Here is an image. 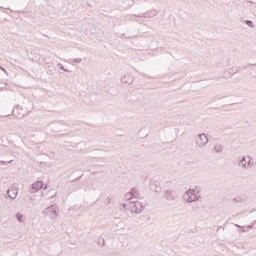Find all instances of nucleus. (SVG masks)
<instances>
[{"label": "nucleus", "instance_id": "nucleus-1", "mask_svg": "<svg viewBox=\"0 0 256 256\" xmlns=\"http://www.w3.org/2000/svg\"><path fill=\"white\" fill-rule=\"evenodd\" d=\"M42 214L44 217L54 220L59 217V207L55 204L50 205L42 211Z\"/></svg>", "mask_w": 256, "mask_h": 256}, {"label": "nucleus", "instance_id": "nucleus-19", "mask_svg": "<svg viewBox=\"0 0 256 256\" xmlns=\"http://www.w3.org/2000/svg\"><path fill=\"white\" fill-rule=\"evenodd\" d=\"M13 162V160H10L8 163H12Z\"/></svg>", "mask_w": 256, "mask_h": 256}, {"label": "nucleus", "instance_id": "nucleus-9", "mask_svg": "<svg viewBox=\"0 0 256 256\" xmlns=\"http://www.w3.org/2000/svg\"><path fill=\"white\" fill-rule=\"evenodd\" d=\"M133 197H139V191L137 189H132L125 195V199H127V201H130V199H133Z\"/></svg>", "mask_w": 256, "mask_h": 256}, {"label": "nucleus", "instance_id": "nucleus-21", "mask_svg": "<svg viewBox=\"0 0 256 256\" xmlns=\"http://www.w3.org/2000/svg\"><path fill=\"white\" fill-rule=\"evenodd\" d=\"M171 199H175L174 197H172Z\"/></svg>", "mask_w": 256, "mask_h": 256}, {"label": "nucleus", "instance_id": "nucleus-2", "mask_svg": "<svg viewBox=\"0 0 256 256\" xmlns=\"http://www.w3.org/2000/svg\"><path fill=\"white\" fill-rule=\"evenodd\" d=\"M183 199L186 203H195V201H199V199H201V195H199L197 190L189 189L184 193Z\"/></svg>", "mask_w": 256, "mask_h": 256}, {"label": "nucleus", "instance_id": "nucleus-6", "mask_svg": "<svg viewBox=\"0 0 256 256\" xmlns=\"http://www.w3.org/2000/svg\"><path fill=\"white\" fill-rule=\"evenodd\" d=\"M41 189H43V181L38 180L32 183L30 193H38V191H41Z\"/></svg>", "mask_w": 256, "mask_h": 256}, {"label": "nucleus", "instance_id": "nucleus-17", "mask_svg": "<svg viewBox=\"0 0 256 256\" xmlns=\"http://www.w3.org/2000/svg\"><path fill=\"white\" fill-rule=\"evenodd\" d=\"M0 70L3 71V72L7 75V71H6L5 68H3V67L1 66Z\"/></svg>", "mask_w": 256, "mask_h": 256}, {"label": "nucleus", "instance_id": "nucleus-11", "mask_svg": "<svg viewBox=\"0 0 256 256\" xmlns=\"http://www.w3.org/2000/svg\"><path fill=\"white\" fill-rule=\"evenodd\" d=\"M223 149H224L223 145L219 143L214 144L213 150L215 151V153H223Z\"/></svg>", "mask_w": 256, "mask_h": 256}, {"label": "nucleus", "instance_id": "nucleus-20", "mask_svg": "<svg viewBox=\"0 0 256 256\" xmlns=\"http://www.w3.org/2000/svg\"><path fill=\"white\" fill-rule=\"evenodd\" d=\"M0 163H5V161H0Z\"/></svg>", "mask_w": 256, "mask_h": 256}, {"label": "nucleus", "instance_id": "nucleus-18", "mask_svg": "<svg viewBox=\"0 0 256 256\" xmlns=\"http://www.w3.org/2000/svg\"><path fill=\"white\" fill-rule=\"evenodd\" d=\"M42 189H48V186H47V184H43V187H42Z\"/></svg>", "mask_w": 256, "mask_h": 256}, {"label": "nucleus", "instance_id": "nucleus-5", "mask_svg": "<svg viewBox=\"0 0 256 256\" xmlns=\"http://www.w3.org/2000/svg\"><path fill=\"white\" fill-rule=\"evenodd\" d=\"M239 167H242V169H251L253 167V164L251 163V156L247 157L243 156L242 159L238 162Z\"/></svg>", "mask_w": 256, "mask_h": 256}, {"label": "nucleus", "instance_id": "nucleus-12", "mask_svg": "<svg viewBox=\"0 0 256 256\" xmlns=\"http://www.w3.org/2000/svg\"><path fill=\"white\" fill-rule=\"evenodd\" d=\"M235 226L242 229V233H247V231H249V229H253V225H248L245 227V226H241L239 224H235Z\"/></svg>", "mask_w": 256, "mask_h": 256}, {"label": "nucleus", "instance_id": "nucleus-14", "mask_svg": "<svg viewBox=\"0 0 256 256\" xmlns=\"http://www.w3.org/2000/svg\"><path fill=\"white\" fill-rule=\"evenodd\" d=\"M57 67H58V69H61L62 71H65V73H71V71H69L68 69H65V67L61 63H58Z\"/></svg>", "mask_w": 256, "mask_h": 256}, {"label": "nucleus", "instance_id": "nucleus-4", "mask_svg": "<svg viewBox=\"0 0 256 256\" xmlns=\"http://www.w3.org/2000/svg\"><path fill=\"white\" fill-rule=\"evenodd\" d=\"M194 141L198 149H203L209 143V137H207V134L201 133L195 136Z\"/></svg>", "mask_w": 256, "mask_h": 256}, {"label": "nucleus", "instance_id": "nucleus-3", "mask_svg": "<svg viewBox=\"0 0 256 256\" xmlns=\"http://www.w3.org/2000/svg\"><path fill=\"white\" fill-rule=\"evenodd\" d=\"M124 209H128L131 213H141L143 211V204L139 201L128 202L127 204H122Z\"/></svg>", "mask_w": 256, "mask_h": 256}, {"label": "nucleus", "instance_id": "nucleus-7", "mask_svg": "<svg viewBox=\"0 0 256 256\" xmlns=\"http://www.w3.org/2000/svg\"><path fill=\"white\" fill-rule=\"evenodd\" d=\"M12 113L16 119H23V117H25V114H23V108H21L20 105H16Z\"/></svg>", "mask_w": 256, "mask_h": 256}, {"label": "nucleus", "instance_id": "nucleus-8", "mask_svg": "<svg viewBox=\"0 0 256 256\" xmlns=\"http://www.w3.org/2000/svg\"><path fill=\"white\" fill-rule=\"evenodd\" d=\"M121 83L123 85H131V84H133V76H131V74L124 75L121 78Z\"/></svg>", "mask_w": 256, "mask_h": 256}, {"label": "nucleus", "instance_id": "nucleus-10", "mask_svg": "<svg viewBox=\"0 0 256 256\" xmlns=\"http://www.w3.org/2000/svg\"><path fill=\"white\" fill-rule=\"evenodd\" d=\"M18 193L19 191L17 190V188H9L7 191V195L8 197H10V199H17Z\"/></svg>", "mask_w": 256, "mask_h": 256}, {"label": "nucleus", "instance_id": "nucleus-16", "mask_svg": "<svg viewBox=\"0 0 256 256\" xmlns=\"http://www.w3.org/2000/svg\"><path fill=\"white\" fill-rule=\"evenodd\" d=\"M246 25H248V27H253V21L247 20Z\"/></svg>", "mask_w": 256, "mask_h": 256}, {"label": "nucleus", "instance_id": "nucleus-13", "mask_svg": "<svg viewBox=\"0 0 256 256\" xmlns=\"http://www.w3.org/2000/svg\"><path fill=\"white\" fill-rule=\"evenodd\" d=\"M16 218H17V221H19V223H25V216L23 214L17 213Z\"/></svg>", "mask_w": 256, "mask_h": 256}, {"label": "nucleus", "instance_id": "nucleus-15", "mask_svg": "<svg viewBox=\"0 0 256 256\" xmlns=\"http://www.w3.org/2000/svg\"><path fill=\"white\" fill-rule=\"evenodd\" d=\"M72 61H73V63L79 64V63H81L83 61V59H81V58H74Z\"/></svg>", "mask_w": 256, "mask_h": 256}]
</instances>
